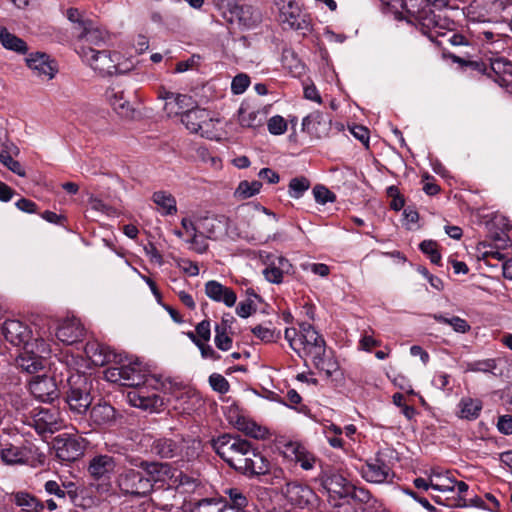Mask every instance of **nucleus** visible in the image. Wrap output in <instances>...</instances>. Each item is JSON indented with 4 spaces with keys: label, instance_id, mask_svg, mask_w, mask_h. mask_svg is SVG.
I'll return each instance as SVG.
<instances>
[{
    "label": "nucleus",
    "instance_id": "c9c22d12",
    "mask_svg": "<svg viewBox=\"0 0 512 512\" xmlns=\"http://www.w3.org/2000/svg\"><path fill=\"white\" fill-rule=\"evenodd\" d=\"M170 479L169 487L174 488L175 491L181 494L192 493L198 486L196 479L184 474L182 471L172 469L170 467V473L166 476Z\"/></svg>",
    "mask_w": 512,
    "mask_h": 512
},
{
    "label": "nucleus",
    "instance_id": "5fc2aeb1",
    "mask_svg": "<svg viewBox=\"0 0 512 512\" xmlns=\"http://www.w3.org/2000/svg\"><path fill=\"white\" fill-rule=\"evenodd\" d=\"M420 250L429 256L433 264L440 265L441 255L438 251V244L433 240H424L419 245Z\"/></svg>",
    "mask_w": 512,
    "mask_h": 512
},
{
    "label": "nucleus",
    "instance_id": "de8ad7c7",
    "mask_svg": "<svg viewBox=\"0 0 512 512\" xmlns=\"http://www.w3.org/2000/svg\"><path fill=\"white\" fill-rule=\"evenodd\" d=\"M262 183L259 181H241L235 190V196L239 199H248L260 192Z\"/></svg>",
    "mask_w": 512,
    "mask_h": 512
},
{
    "label": "nucleus",
    "instance_id": "c03bdc74",
    "mask_svg": "<svg viewBox=\"0 0 512 512\" xmlns=\"http://www.w3.org/2000/svg\"><path fill=\"white\" fill-rule=\"evenodd\" d=\"M106 37L107 33L104 30L94 26L91 21L89 23H83L80 38L87 45H83L82 47L101 46L105 43Z\"/></svg>",
    "mask_w": 512,
    "mask_h": 512
},
{
    "label": "nucleus",
    "instance_id": "bb28decb",
    "mask_svg": "<svg viewBox=\"0 0 512 512\" xmlns=\"http://www.w3.org/2000/svg\"><path fill=\"white\" fill-rule=\"evenodd\" d=\"M26 63L37 77L50 80L55 76V65L45 53L36 52L30 54L26 58Z\"/></svg>",
    "mask_w": 512,
    "mask_h": 512
},
{
    "label": "nucleus",
    "instance_id": "864d4df0",
    "mask_svg": "<svg viewBox=\"0 0 512 512\" xmlns=\"http://www.w3.org/2000/svg\"><path fill=\"white\" fill-rule=\"evenodd\" d=\"M191 341L199 348L201 355L203 358L211 359V360H219L220 355L208 344V342H203L199 338L195 336L193 332L188 333Z\"/></svg>",
    "mask_w": 512,
    "mask_h": 512
},
{
    "label": "nucleus",
    "instance_id": "49530a36",
    "mask_svg": "<svg viewBox=\"0 0 512 512\" xmlns=\"http://www.w3.org/2000/svg\"><path fill=\"white\" fill-rule=\"evenodd\" d=\"M0 42L2 46L8 50L22 54L27 52L26 43L16 35L10 33L5 27L0 28Z\"/></svg>",
    "mask_w": 512,
    "mask_h": 512
},
{
    "label": "nucleus",
    "instance_id": "bf43d9fd",
    "mask_svg": "<svg viewBox=\"0 0 512 512\" xmlns=\"http://www.w3.org/2000/svg\"><path fill=\"white\" fill-rule=\"evenodd\" d=\"M313 195L315 201L319 204H326L335 200V195L323 185H316L313 188Z\"/></svg>",
    "mask_w": 512,
    "mask_h": 512
},
{
    "label": "nucleus",
    "instance_id": "f8f14e48",
    "mask_svg": "<svg viewBox=\"0 0 512 512\" xmlns=\"http://www.w3.org/2000/svg\"><path fill=\"white\" fill-rule=\"evenodd\" d=\"M259 258L266 266L263 275L270 283L280 284L283 282L284 275L292 272V264L283 256L262 251Z\"/></svg>",
    "mask_w": 512,
    "mask_h": 512
},
{
    "label": "nucleus",
    "instance_id": "69168bd1",
    "mask_svg": "<svg viewBox=\"0 0 512 512\" xmlns=\"http://www.w3.org/2000/svg\"><path fill=\"white\" fill-rule=\"evenodd\" d=\"M214 342L216 347L222 351H228L232 347V338L229 336V333L219 329H215Z\"/></svg>",
    "mask_w": 512,
    "mask_h": 512
},
{
    "label": "nucleus",
    "instance_id": "2f4dec72",
    "mask_svg": "<svg viewBox=\"0 0 512 512\" xmlns=\"http://www.w3.org/2000/svg\"><path fill=\"white\" fill-rule=\"evenodd\" d=\"M228 218L224 215L205 217L201 221L202 233L206 238L218 239L226 233Z\"/></svg>",
    "mask_w": 512,
    "mask_h": 512
},
{
    "label": "nucleus",
    "instance_id": "052dcab7",
    "mask_svg": "<svg viewBox=\"0 0 512 512\" xmlns=\"http://www.w3.org/2000/svg\"><path fill=\"white\" fill-rule=\"evenodd\" d=\"M496 368V361L494 359H486L469 363L467 371L472 372H492Z\"/></svg>",
    "mask_w": 512,
    "mask_h": 512
},
{
    "label": "nucleus",
    "instance_id": "9b49d317",
    "mask_svg": "<svg viewBox=\"0 0 512 512\" xmlns=\"http://www.w3.org/2000/svg\"><path fill=\"white\" fill-rule=\"evenodd\" d=\"M50 352L48 343L41 337L35 338V343L30 346V349H24V352L16 357L15 364L29 374L38 373L46 367V356Z\"/></svg>",
    "mask_w": 512,
    "mask_h": 512
},
{
    "label": "nucleus",
    "instance_id": "6e6552de",
    "mask_svg": "<svg viewBox=\"0 0 512 512\" xmlns=\"http://www.w3.org/2000/svg\"><path fill=\"white\" fill-rule=\"evenodd\" d=\"M68 386L66 403L69 410L75 415H85L93 401L91 378L85 374H72L68 377Z\"/></svg>",
    "mask_w": 512,
    "mask_h": 512
},
{
    "label": "nucleus",
    "instance_id": "09e8293b",
    "mask_svg": "<svg viewBox=\"0 0 512 512\" xmlns=\"http://www.w3.org/2000/svg\"><path fill=\"white\" fill-rule=\"evenodd\" d=\"M313 365L323 371L328 377H331L339 369L338 363L331 357L325 354L318 355V358H314L312 361Z\"/></svg>",
    "mask_w": 512,
    "mask_h": 512
},
{
    "label": "nucleus",
    "instance_id": "4d7b16f0",
    "mask_svg": "<svg viewBox=\"0 0 512 512\" xmlns=\"http://www.w3.org/2000/svg\"><path fill=\"white\" fill-rule=\"evenodd\" d=\"M209 384L215 392L220 394H226L230 389V384L227 379L218 373H213L209 376Z\"/></svg>",
    "mask_w": 512,
    "mask_h": 512
},
{
    "label": "nucleus",
    "instance_id": "58836bf2",
    "mask_svg": "<svg viewBox=\"0 0 512 512\" xmlns=\"http://www.w3.org/2000/svg\"><path fill=\"white\" fill-rule=\"evenodd\" d=\"M151 200L162 216H173L177 214V201L170 192L164 190L155 191L152 194Z\"/></svg>",
    "mask_w": 512,
    "mask_h": 512
},
{
    "label": "nucleus",
    "instance_id": "774afa93",
    "mask_svg": "<svg viewBox=\"0 0 512 512\" xmlns=\"http://www.w3.org/2000/svg\"><path fill=\"white\" fill-rule=\"evenodd\" d=\"M498 430L505 434H512V415H503L498 418L497 422Z\"/></svg>",
    "mask_w": 512,
    "mask_h": 512
},
{
    "label": "nucleus",
    "instance_id": "0e129e2a",
    "mask_svg": "<svg viewBox=\"0 0 512 512\" xmlns=\"http://www.w3.org/2000/svg\"><path fill=\"white\" fill-rule=\"evenodd\" d=\"M116 364L117 366L109 367L104 371V377L109 382L118 383L124 386V378L122 375V362Z\"/></svg>",
    "mask_w": 512,
    "mask_h": 512
},
{
    "label": "nucleus",
    "instance_id": "6e6d98bb",
    "mask_svg": "<svg viewBox=\"0 0 512 512\" xmlns=\"http://www.w3.org/2000/svg\"><path fill=\"white\" fill-rule=\"evenodd\" d=\"M44 491L54 496L58 501H65L67 492L62 484L55 480H48L44 483Z\"/></svg>",
    "mask_w": 512,
    "mask_h": 512
},
{
    "label": "nucleus",
    "instance_id": "a878e982",
    "mask_svg": "<svg viewBox=\"0 0 512 512\" xmlns=\"http://www.w3.org/2000/svg\"><path fill=\"white\" fill-rule=\"evenodd\" d=\"M474 69L483 74L492 77L491 72L495 74V81H507L506 76H512V63L503 58H497L490 62L489 66L482 62H471Z\"/></svg>",
    "mask_w": 512,
    "mask_h": 512
},
{
    "label": "nucleus",
    "instance_id": "9d476101",
    "mask_svg": "<svg viewBox=\"0 0 512 512\" xmlns=\"http://www.w3.org/2000/svg\"><path fill=\"white\" fill-rule=\"evenodd\" d=\"M362 478L372 484H389L395 478L391 455L387 451H379L367 459L358 469Z\"/></svg>",
    "mask_w": 512,
    "mask_h": 512
},
{
    "label": "nucleus",
    "instance_id": "412c9836",
    "mask_svg": "<svg viewBox=\"0 0 512 512\" xmlns=\"http://www.w3.org/2000/svg\"><path fill=\"white\" fill-rule=\"evenodd\" d=\"M279 9L280 20L295 30L304 29L306 23L301 20L302 11L295 0H275Z\"/></svg>",
    "mask_w": 512,
    "mask_h": 512
},
{
    "label": "nucleus",
    "instance_id": "c85d7f7f",
    "mask_svg": "<svg viewBox=\"0 0 512 512\" xmlns=\"http://www.w3.org/2000/svg\"><path fill=\"white\" fill-rule=\"evenodd\" d=\"M54 448L57 458L62 461H75L82 455L81 444L73 438H58Z\"/></svg>",
    "mask_w": 512,
    "mask_h": 512
},
{
    "label": "nucleus",
    "instance_id": "72a5a7b5",
    "mask_svg": "<svg viewBox=\"0 0 512 512\" xmlns=\"http://www.w3.org/2000/svg\"><path fill=\"white\" fill-rule=\"evenodd\" d=\"M153 448L162 458H173L176 456L189 458L194 455V453H189V451L183 454L184 441L178 443L172 439H159L155 441Z\"/></svg>",
    "mask_w": 512,
    "mask_h": 512
},
{
    "label": "nucleus",
    "instance_id": "423d86ee",
    "mask_svg": "<svg viewBox=\"0 0 512 512\" xmlns=\"http://www.w3.org/2000/svg\"><path fill=\"white\" fill-rule=\"evenodd\" d=\"M81 58L101 76H110L129 71L132 64L118 52L96 50L94 47H81L78 51Z\"/></svg>",
    "mask_w": 512,
    "mask_h": 512
},
{
    "label": "nucleus",
    "instance_id": "b1692460",
    "mask_svg": "<svg viewBox=\"0 0 512 512\" xmlns=\"http://www.w3.org/2000/svg\"><path fill=\"white\" fill-rule=\"evenodd\" d=\"M84 334V328L77 318L63 320L56 330V337L64 344L70 345L79 341Z\"/></svg>",
    "mask_w": 512,
    "mask_h": 512
},
{
    "label": "nucleus",
    "instance_id": "1a4fd4ad",
    "mask_svg": "<svg viewBox=\"0 0 512 512\" xmlns=\"http://www.w3.org/2000/svg\"><path fill=\"white\" fill-rule=\"evenodd\" d=\"M243 446L244 449L232 457L229 466L247 477L267 474L270 470L269 460L249 441Z\"/></svg>",
    "mask_w": 512,
    "mask_h": 512
},
{
    "label": "nucleus",
    "instance_id": "680f3d73",
    "mask_svg": "<svg viewBox=\"0 0 512 512\" xmlns=\"http://www.w3.org/2000/svg\"><path fill=\"white\" fill-rule=\"evenodd\" d=\"M250 84V78L246 74L236 75L231 83V90L234 94L239 95L246 91Z\"/></svg>",
    "mask_w": 512,
    "mask_h": 512
},
{
    "label": "nucleus",
    "instance_id": "a18cd8bd",
    "mask_svg": "<svg viewBox=\"0 0 512 512\" xmlns=\"http://www.w3.org/2000/svg\"><path fill=\"white\" fill-rule=\"evenodd\" d=\"M18 148L10 142L3 144V149L0 151V162L13 173L24 177L26 175L24 168L20 162L12 158V154H17Z\"/></svg>",
    "mask_w": 512,
    "mask_h": 512
},
{
    "label": "nucleus",
    "instance_id": "f03ea898",
    "mask_svg": "<svg viewBox=\"0 0 512 512\" xmlns=\"http://www.w3.org/2000/svg\"><path fill=\"white\" fill-rule=\"evenodd\" d=\"M124 358L122 355L124 386L134 387L127 394L129 403L149 412L158 411L164 405V400L156 392L150 391L149 387L156 389L159 381L148 375L139 361H130L126 364Z\"/></svg>",
    "mask_w": 512,
    "mask_h": 512
},
{
    "label": "nucleus",
    "instance_id": "2eb2a0df",
    "mask_svg": "<svg viewBox=\"0 0 512 512\" xmlns=\"http://www.w3.org/2000/svg\"><path fill=\"white\" fill-rule=\"evenodd\" d=\"M31 394L42 402H52L59 396L55 379L46 374L36 375L29 381Z\"/></svg>",
    "mask_w": 512,
    "mask_h": 512
},
{
    "label": "nucleus",
    "instance_id": "0eeeda50",
    "mask_svg": "<svg viewBox=\"0 0 512 512\" xmlns=\"http://www.w3.org/2000/svg\"><path fill=\"white\" fill-rule=\"evenodd\" d=\"M244 217L249 220L250 239L261 244L276 240L277 235L272 231L278 222L277 215L263 206H246L242 209Z\"/></svg>",
    "mask_w": 512,
    "mask_h": 512
},
{
    "label": "nucleus",
    "instance_id": "473e14b6",
    "mask_svg": "<svg viewBox=\"0 0 512 512\" xmlns=\"http://www.w3.org/2000/svg\"><path fill=\"white\" fill-rule=\"evenodd\" d=\"M11 501L23 512H43L45 509L44 501L24 490L13 492Z\"/></svg>",
    "mask_w": 512,
    "mask_h": 512
},
{
    "label": "nucleus",
    "instance_id": "393cba45",
    "mask_svg": "<svg viewBox=\"0 0 512 512\" xmlns=\"http://www.w3.org/2000/svg\"><path fill=\"white\" fill-rule=\"evenodd\" d=\"M230 423L240 432L244 433L246 436L257 440L267 439L269 436V431L266 427L257 424L255 421L243 416V415H235L230 416Z\"/></svg>",
    "mask_w": 512,
    "mask_h": 512
},
{
    "label": "nucleus",
    "instance_id": "f257e3e1",
    "mask_svg": "<svg viewBox=\"0 0 512 512\" xmlns=\"http://www.w3.org/2000/svg\"><path fill=\"white\" fill-rule=\"evenodd\" d=\"M160 97L165 100L164 110L168 116H181L182 124L191 133L214 138L217 121L206 109L199 108L192 96L165 91Z\"/></svg>",
    "mask_w": 512,
    "mask_h": 512
},
{
    "label": "nucleus",
    "instance_id": "e2e57ef3",
    "mask_svg": "<svg viewBox=\"0 0 512 512\" xmlns=\"http://www.w3.org/2000/svg\"><path fill=\"white\" fill-rule=\"evenodd\" d=\"M325 433L327 434V441L329 444L334 448H340L342 447V439L339 437V435L342 434V430L340 427L331 424L326 427Z\"/></svg>",
    "mask_w": 512,
    "mask_h": 512
},
{
    "label": "nucleus",
    "instance_id": "f3484780",
    "mask_svg": "<svg viewBox=\"0 0 512 512\" xmlns=\"http://www.w3.org/2000/svg\"><path fill=\"white\" fill-rule=\"evenodd\" d=\"M322 487L331 497H348L352 484L340 473L334 470L324 471L320 476Z\"/></svg>",
    "mask_w": 512,
    "mask_h": 512
},
{
    "label": "nucleus",
    "instance_id": "7ed1b4c3",
    "mask_svg": "<svg viewBox=\"0 0 512 512\" xmlns=\"http://www.w3.org/2000/svg\"><path fill=\"white\" fill-rule=\"evenodd\" d=\"M141 470L126 468L117 476V486L125 496L142 498L148 496L154 487V483L165 481L170 473L168 464L142 461Z\"/></svg>",
    "mask_w": 512,
    "mask_h": 512
},
{
    "label": "nucleus",
    "instance_id": "603ef678",
    "mask_svg": "<svg viewBox=\"0 0 512 512\" xmlns=\"http://www.w3.org/2000/svg\"><path fill=\"white\" fill-rule=\"evenodd\" d=\"M251 332L261 341L266 343L274 342L280 336L279 331H276L267 325H257L251 329Z\"/></svg>",
    "mask_w": 512,
    "mask_h": 512
},
{
    "label": "nucleus",
    "instance_id": "338daca9",
    "mask_svg": "<svg viewBox=\"0 0 512 512\" xmlns=\"http://www.w3.org/2000/svg\"><path fill=\"white\" fill-rule=\"evenodd\" d=\"M195 336L203 342H209L211 337V324L209 320H203L195 328Z\"/></svg>",
    "mask_w": 512,
    "mask_h": 512
},
{
    "label": "nucleus",
    "instance_id": "a211bd4d",
    "mask_svg": "<svg viewBox=\"0 0 512 512\" xmlns=\"http://www.w3.org/2000/svg\"><path fill=\"white\" fill-rule=\"evenodd\" d=\"M283 494L293 506L301 509L311 506L316 500V495L310 487L297 482L287 483Z\"/></svg>",
    "mask_w": 512,
    "mask_h": 512
},
{
    "label": "nucleus",
    "instance_id": "dca6fc26",
    "mask_svg": "<svg viewBox=\"0 0 512 512\" xmlns=\"http://www.w3.org/2000/svg\"><path fill=\"white\" fill-rule=\"evenodd\" d=\"M85 354L95 366H104L111 362H122V354L116 353L109 346L98 341L88 342L85 346Z\"/></svg>",
    "mask_w": 512,
    "mask_h": 512
},
{
    "label": "nucleus",
    "instance_id": "f704fd0d",
    "mask_svg": "<svg viewBox=\"0 0 512 512\" xmlns=\"http://www.w3.org/2000/svg\"><path fill=\"white\" fill-rule=\"evenodd\" d=\"M114 458L109 455H97L89 463L88 471L95 479L108 477L115 469Z\"/></svg>",
    "mask_w": 512,
    "mask_h": 512
},
{
    "label": "nucleus",
    "instance_id": "6ab92c4d",
    "mask_svg": "<svg viewBox=\"0 0 512 512\" xmlns=\"http://www.w3.org/2000/svg\"><path fill=\"white\" fill-rule=\"evenodd\" d=\"M230 22L250 29L261 22V13L251 5L234 3L229 9Z\"/></svg>",
    "mask_w": 512,
    "mask_h": 512
},
{
    "label": "nucleus",
    "instance_id": "ea45409f",
    "mask_svg": "<svg viewBox=\"0 0 512 512\" xmlns=\"http://www.w3.org/2000/svg\"><path fill=\"white\" fill-rule=\"evenodd\" d=\"M285 453L305 470H310L314 466L315 457L299 443H289L286 445Z\"/></svg>",
    "mask_w": 512,
    "mask_h": 512
},
{
    "label": "nucleus",
    "instance_id": "37998d69",
    "mask_svg": "<svg viewBox=\"0 0 512 512\" xmlns=\"http://www.w3.org/2000/svg\"><path fill=\"white\" fill-rule=\"evenodd\" d=\"M482 401L471 397H463L460 399L457 408V416L465 420H475L479 417L482 410Z\"/></svg>",
    "mask_w": 512,
    "mask_h": 512
},
{
    "label": "nucleus",
    "instance_id": "79ce46f5",
    "mask_svg": "<svg viewBox=\"0 0 512 512\" xmlns=\"http://www.w3.org/2000/svg\"><path fill=\"white\" fill-rule=\"evenodd\" d=\"M228 500H224L222 512H247L248 498L239 488H230L225 491Z\"/></svg>",
    "mask_w": 512,
    "mask_h": 512
},
{
    "label": "nucleus",
    "instance_id": "aec40b11",
    "mask_svg": "<svg viewBox=\"0 0 512 512\" xmlns=\"http://www.w3.org/2000/svg\"><path fill=\"white\" fill-rule=\"evenodd\" d=\"M247 440L230 434H224L213 440V448L215 452L229 465L232 457L244 449Z\"/></svg>",
    "mask_w": 512,
    "mask_h": 512
},
{
    "label": "nucleus",
    "instance_id": "39448f33",
    "mask_svg": "<svg viewBox=\"0 0 512 512\" xmlns=\"http://www.w3.org/2000/svg\"><path fill=\"white\" fill-rule=\"evenodd\" d=\"M284 336L290 347L305 361H312L326 352L323 337L309 323H302L299 331L295 328H287Z\"/></svg>",
    "mask_w": 512,
    "mask_h": 512
},
{
    "label": "nucleus",
    "instance_id": "7c9ffc66",
    "mask_svg": "<svg viewBox=\"0 0 512 512\" xmlns=\"http://www.w3.org/2000/svg\"><path fill=\"white\" fill-rule=\"evenodd\" d=\"M267 112L254 109L248 104H241L238 110V122L244 128H257L263 125Z\"/></svg>",
    "mask_w": 512,
    "mask_h": 512
},
{
    "label": "nucleus",
    "instance_id": "4468645a",
    "mask_svg": "<svg viewBox=\"0 0 512 512\" xmlns=\"http://www.w3.org/2000/svg\"><path fill=\"white\" fill-rule=\"evenodd\" d=\"M2 334L12 345L23 349H30L35 343L29 327L19 320H6L2 325Z\"/></svg>",
    "mask_w": 512,
    "mask_h": 512
},
{
    "label": "nucleus",
    "instance_id": "c756f323",
    "mask_svg": "<svg viewBox=\"0 0 512 512\" xmlns=\"http://www.w3.org/2000/svg\"><path fill=\"white\" fill-rule=\"evenodd\" d=\"M330 121L320 111H314L304 117L302 129L312 136L322 138L328 134Z\"/></svg>",
    "mask_w": 512,
    "mask_h": 512
},
{
    "label": "nucleus",
    "instance_id": "4c0bfd02",
    "mask_svg": "<svg viewBox=\"0 0 512 512\" xmlns=\"http://www.w3.org/2000/svg\"><path fill=\"white\" fill-rule=\"evenodd\" d=\"M429 477L432 483L431 489L447 493L455 490L456 480L452 477L449 470L431 469L429 471Z\"/></svg>",
    "mask_w": 512,
    "mask_h": 512
},
{
    "label": "nucleus",
    "instance_id": "8fccbe9b",
    "mask_svg": "<svg viewBox=\"0 0 512 512\" xmlns=\"http://www.w3.org/2000/svg\"><path fill=\"white\" fill-rule=\"evenodd\" d=\"M223 508L224 499L205 498L197 502L193 509V512H222Z\"/></svg>",
    "mask_w": 512,
    "mask_h": 512
},
{
    "label": "nucleus",
    "instance_id": "a19ab883",
    "mask_svg": "<svg viewBox=\"0 0 512 512\" xmlns=\"http://www.w3.org/2000/svg\"><path fill=\"white\" fill-rule=\"evenodd\" d=\"M31 451L27 447L14 446L12 444L2 448L1 460L7 465L26 464L30 459Z\"/></svg>",
    "mask_w": 512,
    "mask_h": 512
},
{
    "label": "nucleus",
    "instance_id": "ddd939ff",
    "mask_svg": "<svg viewBox=\"0 0 512 512\" xmlns=\"http://www.w3.org/2000/svg\"><path fill=\"white\" fill-rule=\"evenodd\" d=\"M39 434L54 433L61 429L60 413L56 408H35L29 423Z\"/></svg>",
    "mask_w": 512,
    "mask_h": 512
},
{
    "label": "nucleus",
    "instance_id": "20e7f679",
    "mask_svg": "<svg viewBox=\"0 0 512 512\" xmlns=\"http://www.w3.org/2000/svg\"><path fill=\"white\" fill-rule=\"evenodd\" d=\"M412 0H405V7L412 15L411 25H414L424 36L429 38L437 45H443L444 41L449 42L454 46L466 44L464 36L454 33V23L447 17L436 14L430 9L415 10L414 5L411 4Z\"/></svg>",
    "mask_w": 512,
    "mask_h": 512
},
{
    "label": "nucleus",
    "instance_id": "e433bc0d",
    "mask_svg": "<svg viewBox=\"0 0 512 512\" xmlns=\"http://www.w3.org/2000/svg\"><path fill=\"white\" fill-rule=\"evenodd\" d=\"M348 497L361 505L363 512H373L382 505V502L376 499L369 490L364 487L351 486Z\"/></svg>",
    "mask_w": 512,
    "mask_h": 512
},
{
    "label": "nucleus",
    "instance_id": "5701e85b",
    "mask_svg": "<svg viewBox=\"0 0 512 512\" xmlns=\"http://www.w3.org/2000/svg\"><path fill=\"white\" fill-rule=\"evenodd\" d=\"M204 291L209 299L214 302L223 303L227 307H233L237 300V295L233 289L224 286L216 280L206 282Z\"/></svg>",
    "mask_w": 512,
    "mask_h": 512
},
{
    "label": "nucleus",
    "instance_id": "cd10ccee",
    "mask_svg": "<svg viewBox=\"0 0 512 512\" xmlns=\"http://www.w3.org/2000/svg\"><path fill=\"white\" fill-rule=\"evenodd\" d=\"M105 95L107 101L118 115L126 118L133 115V107L125 98L124 90L120 86L108 88Z\"/></svg>",
    "mask_w": 512,
    "mask_h": 512
},
{
    "label": "nucleus",
    "instance_id": "13d9d810",
    "mask_svg": "<svg viewBox=\"0 0 512 512\" xmlns=\"http://www.w3.org/2000/svg\"><path fill=\"white\" fill-rule=\"evenodd\" d=\"M268 131L273 135H282L287 131V122L280 115L271 117L267 122Z\"/></svg>",
    "mask_w": 512,
    "mask_h": 512
},
{
    "label": "nucleus",
    "instance_id": "4be33fe9",
    "mask_svg": "<svg viewBox=\"0 0 512 512\" xmlns=\"http://www.w3.org/2000/svg\"><path fill=\"white\" fill-rule=\"evenodd\" d=\"M116 409L108 402L99 400L90 409V423L94 427L105 428L116 423Z\"/></svg>",
    "mask_w": 512,
    "mask_h": 512
},
{
    "label": "nucleus",
    "instance_id": "3c124183",
    "mask_svg": "<svg viewBox=\"0 0 512 512\" xmlns=\"http://www.w3.org/2000/svg\"><path fill=\"white\" fill-rule=\"evenodd\" d=\"M310 181L305 177L291 179L289 183V195L292 198L299 199L309 189Z\"/></svg>",
    "mask_w": 512,
    "mask_h": 512
}]
</instances>
